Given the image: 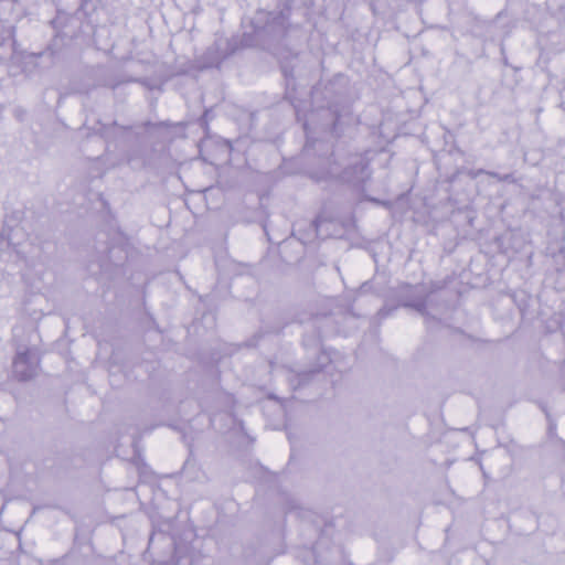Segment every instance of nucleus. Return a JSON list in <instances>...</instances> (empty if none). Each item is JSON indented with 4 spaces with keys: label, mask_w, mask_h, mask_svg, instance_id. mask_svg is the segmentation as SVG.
<instances>
[{
    "label": "nucleus",
    "mask_w": 565,
    "mask_h": 565,
    "mask_svg": "<svg viewBox=\"0 0 565 565\" xmlns=\"http://www.w3.org/2000/svg\"><path fill=\"white\" fill-rule=\"evenodd\" d=\"M14 373L21 379L26 380L34 373V367L29 362L28 354H19L13 363Z\"/></svg>",
    "instance_id": "obj_1"
}]
</instances>
